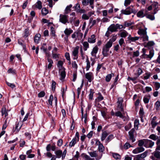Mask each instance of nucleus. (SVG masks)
<instances>
[{"label": "nucleus", "instance_id": "49530a36", "mask_svg": "<svg viewBox=\"0 0 160 160\" xmlns=\"http://www.w3.org/2000/svg\"><path fill=\"white\" fill-rule=\"evenodd\" d=\"M141 36L142 38H143L142 40L143 41H148V37L147 34L142 35Z\"/></svg>", "mask_w": 160, "mask_h": 160}, {"label": "nucleus", "instance_id": "c756f323", "mask_svg": "<svg viewBox=\"0 0 160 160\" xmlns=\"http://www.w3.org/2000/svg\"><path fill=\"white\" fill-rule=\"evenodd\" d=\"M147 152H145L142 154H138L136 156H137L141 160V159L145 158L147 156Z\"/></svg>", "mask_w": 160, "mask_h": 160}, {"label": "nucleus", "instance_id": "58836bf2", "mask_svg": "<svg viewBox=\"0 0 160 160\" xmlns=\"http://www.w3.org/2000/svg\"><path fill=\"white\" fill-rule=\"evenodd\" d=\"M41 12L42 14L44 15H46L48 13V10L45 8H42Z\"/></svg>", "mask_w": 160, "mask_h": 160}, {"label": "nucleus", "instance_id": "0e129e2a", "mask_svg": "<svg viewBox=\"0 0 160 160\" xmlns=\"http://www.w3.org/2000/svg\"><path fill=\"white\" fill-rule=\"evenodd\" d=\"M59 54L55 53L53 52H52V57L53 59H56L59 58Z\"/></svg>", "mask_w": 160, "mask_h": 160}, {"label": "nucleus", "instance_id": "09e8293b", "mask_svg": "<svg viewBox=\"0 0 160 160\" xmlns=\"http://www.w3.org/2000/svg\"><path fill=\"white\" fill-rule=\"evenodd\" d=\"M53 100V97L52 95H51L50 96L48 100V102L49 104L51 105H52V102Z\"/></svg>", "mask_w": 160, "mask_h": 160}, {"label": "nucleus", "instance_id": "69168bd1", "mask_svg": "<svg viewBox=\"0 0 160 160\" xmlns=\"http://www.w3.org/2000/svg\"><path fill=\"white\" fill-rule=\"evenodd\" d=\"M87 62V66L86 67V70L87 71H88L89 70V68L90 67V62L89 61L88 59H87L86 60Z\"/></svg>", "mask_w": 160, "mask_h": 160}, {"label": "nucleus", "instance_id": "4c0bfd02", "mask_svg": "<svg viewBox=\"0 0 160 160\" xmlns=\"http://www.w3.org/2000/svg\"><path fill=\"white\" fill-rule=\"evenodd\" d=\"M112 42L109 41L104 47L109 49V48L112 46Z\"/></svg>", "mask_w": 160, "mask_h": 160}, {"label": "nucleus", "instance_id": "2eb2a0df", "mask_svg": "<svg viewBox=\"0 0 160 160\" xmlns=\"http://www.w3.org/2000/svg\"><path fill=\"white\" fill-rule=\"evenodd\" d=\"M149 55H146L145 57H144V58L148 60H150L153 57L154 54V51L153 49L150 50L149 52Z\"/></svg>", "mask_w": 160, "mask_h": 160}, {"label": "nucleus", "instance_id": "3c124183", "mask_svg": "<svg viewBox=\"0 0 160 160\" xmlns=\"http://www.w3.org/2000/svg\"><path fill=\"white\" fill-rule=\"evenodd\" d=\"M50 31L51 32V34H52V36L53 37H55L56 36V34H55V32L54 30V28L53 27H51L50 28Z\"/></svg>", "mask_w": 160, "mask_h": 160}, {"label": "nucleus", "instance_id": "f8f14e48", "mask_svg": "<svg viewBox=\"0 0 160 160\" xmlns=\"http://www.w3.org/2000/svg\"><path fill=\"white\" fill-rule=\"evenodd\" d=\"M22 127V124L20 125L19 122H16L15 125V127H13L12 129L13 132H18Z\"/></svg>", "mask_w": 160, "mask_h": 160}, {"label": "nucleus", "instance_id": "4d7b16f0", "mask_svg": "<svg viewBox=\"0 0 160 160\" xmlns=\"http://www.w3.org/2000/svg\"><path fill=\"white\" fill-rule=\"evenodd\" d=\"M131 147H132V146L128 142H126L124 145V148L125 149H127Z\"/></svg>", "mask_w": 160, "mask_h": 160}, {"label": "nucleus", "instance_id": "9b49d317", "mask_svg": "<svg viewBox=\"0 0 160 160\" xmlns=\"http://www.w3.org/2000/svg\"><path fill=\"white\" fill-rule=\"evenodd\" d=\"M85 78L89 82H91L94 79L93 74L91 72H88L85 74Z\"/></svg>", "mask_w": 160, "mask_h": 160}, {"label": "nucleus", "instance_id": "412c9836", "mask_svg": "<svg viewBox=\"0 0 160 160\" xmlns=\"http://www.w3.org/2000/svg\"><path fill=\"white\" fill-rule=\"evenodd\" d=\"M137 15L138 18H142L146 16V14L144 13V10L142 9L137 12Z\"/></svg>", "mask_w": 160, "mask_h": 160}, {"label": "nucleus", "instance_id": "680f3d73", "mask_svg": "<svg viewBox=\"0 0 160 160\" xmlns=\"http://www.w3.org/2000/svg\"><path fill=\"white\" fill-rule=\"evenodd\" d=\"M138 77L136 76V77H134L133 78H131L130 77H128L127 80L128 81H129L130 80H132V81L134 83H136V82H134V81L136 80Z\"/></svg>", "mask_w": 160, "mask_h": 160}, {"label": "nucleus", "instance_id": "0eeeda50", "mask_svg": "<svg viewBox=\"0 0 160 160\" xmlns=\"http://www.w3.org/2000/svg\"><path fill=\"white\" fill-rule=\"evenodd\" d=\"M135 131V129L133 128L128 132L129 139L131 141L132 143L134 142L136 140L135 138L134 135Z\"/></svg>", "mask_w": 160, "mask_h": 160}, {"label": "nucleus", "instance_id": "ea45409f", "mask_svg": "<svg viewBox=\"0 0 160 160\" xmlns=\"http://www.w3.org/2000/svg\"><path fill=\"white\" fill-rule=\"evenodd\" d=\"M149 138L153 140H156L158 138V137L154 134H152L149 136Z\"/></svg>", "mask_w": 160, "mask_h": 160}, {"label": "nucleus", "instance_id": "b1692460", "mask_svg": "<svg viewBox=\"0 0 160 160\" xmlns=\"http://www.w3.org/2000/svg\"><path fill=\"white\" fill-rule=\"evenodd\" d=\"M63 63L62 61L59 60L58 61L57 64V67L58 68L59 71L62 70L63 69H65L63 67Z\"/></svg>", "mask_w": 160, "mask_h": 160}, {"label": "nucleus", "instance_id": "ddd939ff", "mask_svg": "<svg viewBox=\"0 0 160 160\" xmlns=\"http://www.w3.org/2000/svg\"><path fill=\"white\" fill-rule=\"evenodd\" d=\"M108 29L110 30L111 32L118 31V28L116 27V24H112L108 28Z\"/></svg>", "mask_w": 160, "mask_h": 160}, {"label": "nucleus", "instance_id": "864d4df0", "mask_svg": "<svg viewBox=\"0 0 160 160\" xmlns=\"http://www.w3.org/2000/svg\"><path fill=\"white\" fill-rule=\"evenodd\" d=\"M151 76V74L150 72H146L144 75L143 78L146 80L148 79Z\"/></svg>", "mask_w": 160, "mask_h": 160}, {"label": "nucleus", "instance_id": "aec40b11", "mask_svg": "<svg viewBox=\"0 0 160 160\" xmlns=\"http://www.w3.org/2000/svg\"><path fill=\"white\" fill-rule=\"evenodd\" d=\"M59 72L60 73L61 80H63L66 77V73L65 71V69H63L62 70L59 71Z\"/></svg>", "mask_w": 160, "mask_h": 160}, {"label": "nucleus", "instance_id": "cd10ccee", "mask_svg": "<svg viewBox=\"0 0 160 160\" xmlns=\"http://www.w3.org/2000/svg\"><path fill=\"white\" fill-rule=\"evenodd\" d=\"M81 156L85 160H94V158H91L89 156L84 153H82Z\"/></svg>", "mask_w": 160, "mask_h": 160}, {"label": "nucleus", "instance_id": "a878e982", "mask_svg": "<svg viewBox=\"0 0 160 160\" xmlns=\"http://www.w3.org/2000/svg\"><path fill=\"white\" fill-rule=\"evenodd\" d=\"M47 60L49 63L48 65L47 68L48 69L50 70L51 67L52 66V64L53 63L52 60L51 58H47Z\"/></svg>", "mask_w": 160, "mask_h": 160}, {"label": "nucleus", "instance_id": "37998d69", "mask_svg": "<svg viewBox=\"0 0 160 160\" xmlns=\"http://www.w3.org/2000/svg\"><path fill=\"white\" fill-rule=\"evenodd\" d=\"M133 0H125L124 3V5L127 7L129 5L130 3L133 2Z\"/></svg>", "mask_w": 160, "mask_h": 160}, {"label": "nucleus", "instance_id": "6e6552de", "mask_svg": "<svg viewBox=\"0 0 160 160\" xmlns=\"http://www.w3.org/2000/svg\"><path fill=\"white\" fill-rule=\"evenodd\" d=\"M95 144L96 145L98 146V151L101 152H103L105 150L104 147L99 140H96Z\"/></svg>", "mask_w": 160, "mask_h": 160}, {"label": "nucleus", "instance_id": "c85d7f7f", "mask_svg": "<svg viewBox=\"0 0 160 160\" xmlns=\"http://www.w3.org/2000/svg\"><path fill=\"white\" fill-rule=\"evenodd\" d=\"M35 7L39 9H41L42 8V3L40 1L38 0L35 5Z\"/></svg>", "mask_w": 160, "mask_h": 160}, {"label": "nucleus", "instance_id": "4be33fe9", "mask_svg": "<svg viewBox=\"0 0 160 160\" xmlns=\"http://www.w3.org/2000/svg\"><path fill=\"white\" fill-rule=\"evenodd\" d=\"M109 49L103 47L102 48V54L104 57H107L108 56V52Z\"/></svg>", "mask_w": 160, "mask_h": 160}, {"label": "nucleus", "instance_id": "a211bd4d", "mask_svg": "<svg viewBox=\"0 0 160 160\" xmlns=\"http://www.w3.org/2000/svg\"><path fill=\"white\" fill-rule=\"evenodd\" d=\"M102 133L101 136V140L103 141L105 140L107 137L108 135V133L106 131L102 130Z\"/></svg>", "mask_w": 160, "mask_h": 160}, {"label": "nucleus", "instance_id": "39448f33", "mask_svg": "<svg viewBox=\"0 0 160 160\" xmlns=\"http://www.w3.org/2000/svg\"><path fill=\"white\" fill-rule=\"evenodd\" d=\"M158 150L156 149L152 153L153 156L150 157V158L152 160H157V159H160V152Z\"/></svg>", "mask_w": 160, "mask_h": 160}, {"label": "nucleus", "instance_id": "dca6fc26", "mask_svg": "<svg viewBox=\"0 0 160 160\" xmlns=\"http://www.w3.org/2000/svg\"><path fill=\"white\" fill-rule=\"evenodd\" d=\"M51 149L52 151H54L56 149V146L55 143H53L52 145L50 144H48L46 147L47 151L49 152Z\"/></svg>", "mask_w": 160, "mask_h": 160}, {"label": "nucleus", "instance_id": "f257e3e1", "mask_svg": "<svg viewBox=\"0 0 160 160\" xmlns=\"http://www.w3.org/2000/svg\"><path fill=\"white\" fill-rule=\"evenodd\" d=\"M145 139H143L138 141V145L139 146L134 149L132 151V153L134 154H137L144 151V148L142 146L145 144Z\"/></svg>", "mask_w": 160, "mask_h": 160}, {"label": "nucleus", "instance_id": "9d476101", "mask_svg": "<svg viewBox=\"0 0 160 160\" xmlns=\"http://www.w3.org/2000/svg\"><path fill=\"white\" fill-rule=\"evenodd\" d=\"M154 142L148 139H145L144 147L146 148H151L154 145Z\"/></svg>", "mask_w": 160, "mask_h": 160}, {"label": "nucleus", "instance_id": "13d9d810", "mask_svg": "<svg viewBox=\"0 0 160 160\" xmlns=\"http://www.w3.org/2000/svg\"><path fill=\"white\" fill-rule=\"evenodd\" d=\"M72 67L77 70L78 68V65L76 61H73L72 63Z\"/></svg>", "mask_w": 160, "mask_h": 160}, {"label": "nucleus", "instance_id": "a19ab883", "mask_svg": "<svg viewBox=\"0 0 160 160\" xmlns=\"http://www.w3.org/2000/svg\"><path fill=\"white\" fill-rule=\"evenodd\" d=\"M139 124V120L137 119H135L134 122V127L137 130L138 129Z\"/></svg>", "mask_w": 160, "mask_h": 160}, {"label": "nucleus", "instance_id": "052dcab7", "mask_svg": "<svg viewBox=\"0 0 160 160\" xmlns=\"http://www.w3.org/2000/svg\"><path fill=\"white\" fill-rule=\"evenodd\" d=\"M98 96L97 98V99H98L99 102L100 101L103 99L104 98L102 96L100 92H98Z\"/></svg>", "mask_w": 160, "mask_h": 160}, {"label": "nucleus", "instance_id": "2f4dec72", "mask_svg": "<svg viewBox=\"0 0 160 160\" xmlns=\"http://www.w3.org/2000/svg\"><path fill=\"white\" fill-rule=\"evenodd\" d=\"M142 72L143 71L142 69L140 68H139L137 70V73H135V74L138 78Z\"/></svg>", "mask_w": 160, "mask_h": 160}, {"label": "nucleus", "instance_id": "4468645a", "mask_svg": "<svg viewBox=\"0 0 160 160\" xmlns=\"http://www.w3.org/2000/svg\"><path fill=\"white\" fill-rule=\"evenodd\" d=\"M79 48V47L77 46L74 48L73 51L72 52V54L74 57L73 58L74 59H77L78 58V52Z\"/></svg>", "mask_w": 160, "mask_h": 160}, {"label": "nucleus", "instance_id": "a18cd8bd", "mask_svg": "<svg viewBox=\"0 0 160 160\" xmlns=\"http://www.w3.org/2000/svg\"><path fill=\"white\" fill-rule=\"evenodd\" d=\"M77 37L78 38V40L81 39L82 37L83 33L79 31L77 32Z\"/></svg>", "mask_w": 160, "mask_h": 160}, {"label": "nucleus", "instance_id": "bf43d9fd", "mask_svg": "<svg viewBox=\"0 0 160 160\" xmlns=\"http://www.w3.org/2000/svg\"><path fill=\"white\" fill-rule=\"evenodd\" d=\"M8 73H12L13 74H16V71L15 70H13L11 68H10L8 69Z\"/></svg>", "mask_w": 160, "mask_h": 160}, {"label": "nucleus", "instance_id": "8fccbe9b", "mask_svg": "<svg viewBox=\"0 0 160 160\" xmlns=\"http://www.w3.org/2000/svg\"><path fill=\"white\" fill-rule=\"evenodd\" d=\"M144 112L143 108H141L139 111V115L140 117H143Z\"/></svg>", "mask_w": 160, "mask_h": 160}, {"label": "nucleus", "instance_id": "393cba45", "mask_svg": "<svg viewBox=\"0 0 160 160\" xmlns=\"http://www.w3.org/2000/svg\"><path fill=\"white\" fill-rule=\"evenodd\" d=\"M9 111L8 110H6L5 107H3L2 109V115L3 116L5 115V117H6L8 116V112Z\"/></svg>", "mask_w": 160, "mask_h": 160}, {"label": "nucleus", "instance_id": "423d86ee", "mask_svg": "<svg viewBox=\"0 0 160 160\" xmlns=\"http://www.w3.org/2000/svg\"><path fill=\"white\" fill-rule=\"evenodd\" d=\"M97 152L96 151H95L90 152L89 153L91 157H95L96 160H99L102 158V154L101 153L99 155H98Z\"/></svg>", "mask_w": 160, "mask_h": 160}, {"label": "nucleus", "instance_id": "c9c22d12", "mask_svg": "<svg viewBox=\"0 0 160 160\" xmlns=\"http://www.w3.org/2000/svg\"><path fill=\"white\" fill-rule=\"evenodd\" d=\"M112 75H114L113 74H110L107 75L106 77V81L107 82H109L110 81Z\"/></svg>", "mask_w": 160, "mask_h": 160}, {"label": "nucleus", "instance_id": "c03bdc74", "mask_svg": "<svg viewBox=\"0 0 160 160\" xmlns=\"http://www.w3.org/2000/svg\"><path fill=\"white\" fill-rule=\"evenodd\" d=\"M115 115L117 117H119L122 118H123L124 116L120 111H118L115 113Z\"/></svg>", "mask_w": 160, "mask_h": 160}, {"label": "nucleus", "instance_id": "5fc2aeb1", "mask_svg": "<svg viewBox=\"0 0 160 160\" xmlns=\"http://www.w3.org/2000/svg\"><path fill=\"white\" fill-rule=\"evenodd\" d=\"M56 82L53 80L52 81V88L53 91H54L56 88Z\"/></svg>", "mask_w": 160, "mask_h": 160}, {"label": "nucleus", "instance_id": "6e6d98bb", "mask_svg": "<svg viewBox=\"0 0 160 160\" xmlns=\"http://www.w3.org/2000/svg\"><path fill=\"white\" fill-rule=\"evenodd\" d=\"M117 38V35H113L111 38L110 39L109 41H111V42H112V43H113V42H115Z\"/></svg>", "mask_w": 160, "mask_h": 160}, {"label": "nucleus", "instance_id": "bb28decb", "mask_svg": "<svg viewBox=\"0 0 160 160\" xmlns=\"http://www.w3.org/2000/svg\"><path fill=\"white\" fill-rule=\"evenodd\" d=\"M77 141V139L76 138H74L71 142H70L69 144V146L70 147H72L74 146L75 144L76 143Z\"/></svg>", "mask_w": 160, "mask_h": 160}, {"label": "nucleus", "instance_id": "de8ad7c7", "mask_svg": "<svg viewBox=\"0 0 160 160\" xmlns=\"http://www.w3.org/2000/svg\"><path fill=\"white\" fill-rule=\"evenodd\" d=\"M113 135L112 134L109 135L106 138V142H109L113 138Z\"/></svg>", "mask_w": 160, "mask_h": 160}, {"label": "nucleus", "instance_id": "72a5a7b5", "mask_svg": "<svg viewBox=\"0 0 160 160\" xmlns=\"http://www.w3.org/2000/svg\"><path fill=\"white\" fill-rule=\"evenodd\" d=\"M128 33L125 30H123V31L120 33V36L122 38H125L128 35Z\"/></svg>", "mask_w": 160, "mask_h": 160}, {"label": "nucleus", "instance_id": "5701e85b", "mask_svg": "<svg viewBox=\"0 0 160 160\" xmlns=\"http://www.w3.org/2000/svg\"><path fill=\"white\" fill-rule=\"evenodd\" d=\"M73 32V30L71 28H66L64 31V32L66 36H69Z\"/></svg>", "mask_w": 160, "mask_h": 160}, {"label": "nucleus", "instance_id": "603ef678", "mask_svg": "<svg viewBox=\"0 0 160 160\" xmlns=\"http://www.w3.org/2000/svg\"><path fill=\"white\" fill-rule=\"evenodd\" d=\"M155 44L154 42L152 41H150L148 42L146 46L148 47H151L153 46Z\"/></svg>", "mask_w": 160, "mask_h": 160}, {"label": "nucleus", "instance_id": "473e14b6", "mask_svg": "<svg viewBox=\"0 0 160 160\" xmlns=\"http://www.w3.org/2000/svg\"><path fill=\"white\" fill-rule=\"evenodd\" d=\"M82 45L84 47L83 49L84 51H86L87 49L89 48V44L87 42H83Z\"/></svg>", "mask_w": 160, "mask_h": 160}, {"label": "nucleus", "instance_id": "6ab92c4d", "mask_svg": "<svg viewBox=\"0 0 160 160\" xmlns=\"http://www.w3.org/2000/svg\"><path fill=\"white\" fill-rule=\"evenodd\" d=\"M41 35L39 34H37L34 36V42L35 43L38 44L39 43L40 41Z\"/></svg>", "mask_w": 160, "mask_h": 160}, {"label": "nucleus", "instance_id": "7ed1b4c3", "mask_svg": "<svg viewBox=\"0 0 160 160\" xmlns=\"http://www.w3.org/2000/svg\"><path fill=\"white\" fill-rule=\"evenodd\" d=\"M121 13L125 15H129L132 13L134 14L136 13L137 11L134 8H131L130 7H129L125 10H122L121 11Z\"/></svg>", "mask_w": 160, "mask_h": 160}, {"label": "nucleus", "instance_id": "774afa93", "mask_svg": "<svg viewBox=\"0 0 160 160\" xmlns=\"http://www.w3.org/2000/svg\"><path fill=\"white\" fill-rule=\"evenodd\" d=\"M146 17L151 20H153L155 19V17L153 15L148 14L146 16Z\"/></svg>", "mask_w": 160, "mask_h": 160}, {"label": "nucleus", "instance_id": "f3484780", "mask_svg": "<svg viewBox=\"0 0 160 160\" xmlns=\"http://www.w3.org/2000/svg\"><path fill=\"white\" fill-rule=\"evenodd\" d=\"M98 50V48L97 46H96L94 47L91 52V55L92 56L96 57V54L97 53Z\"/></svg>", "mask_w": 160, "mask_h": 160}, {"label": "nucleus", "instance_id": "7c9ffc66", "mask_svg": "<svg viewBox=\"0 0 160 160\" xmlns=\"http://www.w3.org/2000/svg\"><path fill=\"white\" fill-rule=\"evenodd\" d=\"M138 33L141 36L147 34L146 30L144 29H141L138 31Z\"/></svg>", "mask_w": 160, "mask_h": 160}, {"label": "nucleus", "instance_id": "1a4fd4ad", "mask_svg": "<svg viewBox=\"0 0 160 160\" xmlns=\"http://www.w3.org/2000/svg\"><path fill=\"white\" fill-rule=\"evenodd\" d=\"M123 102V99L121 97H119L118 98V108H119L121 112L124 111L123 106L122 105V103Z\"/></svg>", "mask_w": 160, "mask_h": 160}, {"label": "nucleus", "instance_id": "338daca9", "mask_svg": "<svg viewBox=\"0 0 160 160\" xmlns=\"http://www.w3.org/2000/svg\"><path fill=\"white\" fill-rule=\"evenodd\" d=\"M154 86L156 90H158L160 88V83L158 82H155Z\"/></svg>", "mask_w": 160, "mask_h": 160}, {"label": "nucleus", "instance_id": "f03ea898", "mask_svg": "<svg viewBox=\"0 0 160 160\" xmlns=\"http://www.w3.org/2000/svg\"><path fill=\"white\" fill-rule=\"evenodd\" d=\"M67 153V150L65 149L63 152L61 150H57L55 152L56 157L58 158H60L62 157V160L64 159Z\"/></svg>", "mask_w": 160, "mask_h": 160}, {"label": "nucleus", "instance_id": "79ce46f5", "mask_svg": "<svg viewBox=\"0 0 160 160\" xmlns=\"http://www.w3.org/2000/svg\"><path fill=\"white\" fill-rule=\"evenodd\" d=\"M128 38L129 40L131 41L132 42H134L136 40H138L139 38L138 37H131L130 36H129L128 37Z\"/></svg>", "mask_w": 160, "mask_h": 160}, {"label": "nucleus", "instance_id": "e2e57ef3", "mask_svg": "<svg viewBox=\"0 0 160 160\" xmlns=\"http://www.w3.org/2000/svg\"><path fill=\"white\" fill-rule=\"evenodd\" d=\"M155 106L156 110H158L160 106V102L159 101H157L155 103Z\"/></svg>", "mask_w": 160, "mask_h": 160}, {"label": "nucleus", "instance_id": "e433bc0d", "mask_svg": "<svg viewBox=\"0 0 160 160\" xmlns=\"http://www.w3.org/2000/svg\"><path fill=\"white\" fill-rule=\"evenodd\" d=\"M94 92L93 89H90V93L89 95V99L90 100H92L93 97V95Z\"/></svg>", "mask_w": 160, "mask_h": 160}, {"label": "nucleus", "instance_id": "f704fd0d", "mask_svg": "<svg viewBox=\"0 0 160 160\" xmlns=\"http://www.w3.org/2000/svg\"><path fill=\"white\" fill-rule=\"evenodd\" d=\"M112 156L116 160L120 159L121 158V156L117 153H113Z\"/></svg>", "mask_w": 160, "mask_h": 160}, {"label": "nucleus", "instance_id": "20e7f679", "mask_svg": "<svg viewBox=\"0 0 160 160\" xmlns=\"http://www.w3.org/2000/svg\"><path fill=\"white\" fill-rule=\"evenodd\" d=\"M68 16L65 14H60L59 15V21L63 24L68 23Z\"/></svg>", "mask_w": 160, "mask_h": 160}]
</instances>
